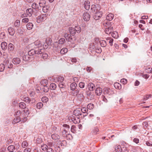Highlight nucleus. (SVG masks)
I'll return each mask as SVG.
<instances>
[{
    "label": "nucleus",
    "mask_w": 152,
    "mask_h": 152,
    "mask_svg": "<svg viewBox=\"0 0 152 152\" xmlns=\"http://www.w3.org/2000/svg\"><path fill=\"white\" fill-rule=\"evenodd\" d=\"M70 119L75 124L78 123L80 121L79 118L76 116H72Z\"/></svg>",
    "instance_id": "nucleus-6"
},
{
    "label": "nucleus",
    "mask_w": 152,
    "mask_h": 152,
    "mask_svg": "<svg viewBox=\"0 0 152 152\" xmlns=\"http://www.w3.org/2000/svg\"><path fill=\"white\" fill-rule=\"evenodd\" d=\"M113 27L110 26L106 28L105 30V31L106 34H110L113 31Z\"/></svg>",
    "instance_id": "nucleus-11"
},
{
    "label": "nucleus",
    "mask_w": 152,
    "mask_h": 152,
    "mask_svg": "<svg viewBox=\"0 0 152 152\" xmlns=\"http://www.w3.org/2000/svg\"><path fill=\"white\" fill-rule=\"evenodd\" d=\"M48 148V146L46 144H43L41 145V148L42 150L44 151H46L47 149Z\"/></svg>",
    "instance_id": "nucleus-43"
},
{
    "label": "nucleus",
    "mask_w": 152,
    "mask_h": 152,
    "mask_svg": "<svg viewBox=\"0 0 152 152\" xmlns=\"http://www.w3.org/2000/svg\"><path fill=\"white\" fill-rule=\"evenodd\" d=\"M47 16L48 14H45L38 16L37 18V22L39 23L43 21L44 20L46 19Z\"/></svg>",
    "instance_id": "nucleus-2"
},
{
    "label": "nucleus",
    "mask_w": 152,
    "mask_h": 152,
    "mask_svg": "<svg viewBox=\"0 0 152 152\" xmlns=\"http://www.w3.org/2000/svg\"><path fill=\"white\" fill-rule=\"evenodd\" d=\"M8 32L10 35L13 36L15 33V31L14 29L12 27H9L8 28Z\"/></svg>",
    "instance_id": "nucleus-16"
},
{
    "label": "nucleus",
    "mask_w": 152,
    "mask_h": 152,
    "mask_svg": "<svg viewBox=\"0 0 152 152\" xmlns=\"http://www.w3.org/2000/svg\"><path fill=\"white\" fill-rule=\"evenodd\" d=\"M54 150L56 152H60L61 151V149L59 147V146H58L57 145L56 147H55Z\"/></svg>",
    "instance_id": "nucleus-57"
},
{
    "label": "nucleus",
    "mask_w": 152,
    "mask_h": 152,
    "mask_svg": "<svg viewBox=\"0 0 152 152\" xmlns=\"http://www.w3.org/2000/svg\"><path fill=\"white\" fill-rule=\"evenodd\" d=\"M32 8L35 11L36 10V9L38 7V5L35 3H33L32 5Z\"/></svg>",
    "instance_id": "nucleus-45"
},
{
    "label": "nucleus",
    "mask_w": 152,
    "mask_h": 152,
    "mask_svg": "<svg viewBox=\"0 0 152 152\" xmlns=\"http://www.w3.org/2000/svg\"><path fill=\"white\" fill-rule=\"evenodd\" d=\"M16 146H15L13 145H10L8 147L7 150L10 152H15L14 151L15 149H18L19 147L18 144L16 145Z\"/></svg>",
    "instance_id": "nucleus-4"
},
{
    "label": "nucleus",
    "mask_w": 152,
    "mask_h": 152,
    "mask_svg": "<svg viewBox=\"0 0 152 152\" xmlns=\"http://www.w3.org/2000/svg\"><path fill=\"white\" fill-rule=\"evenodd\" d=\"M34 10L32 8H28L26 10V12L27 13V14L29 17H31L33 14L34 12Z\"/></svg>",
    "instance_id": "nucleus-10"
},
{
    "label": "nucleus",
    "mask_w": 152,
    "mask_h": 152,
    "mask_svg": "<svg viewBox=\"0 0 152 152\" xmlns=\"http://www.w3.org/2000/svg\"><path fill=\"white\" fill-rule=\"evenodd\" d=\"M59 86L60 88H64L65 86V85L62 82H60L59 84Z\"/></svg>",
    "instance_id": "nucleus-60"
},
{
    "label": "nucleus",
    "mask_w": 152,
    "mask_h": 152,
    "mask_svg": "<svg viewBox=\"0 0 152 152\" xmlns=\"http://www.w3.org/2000/svg\"><path fill=\"white\" fill-rule=\"evenodd\" d=\"M41 100L43 102L46 103L48 101V98L46 96H44L42 98Z\"/></svg>",
    "instance_id": "nucleus-49"
},
{
    "label": "nucleus",
    "mask_w": 152,
    "mask_h": 152,
    "mask_svg": "<svg viewBox=\"0 0 152 152\" xmlns=\"http://www.w3.org/2000/svg\"><path fill=\"white\" fill-rule=\"evenodd\" d=\"M111 35L112 37L114 38H116L118 37V33L117 32H113L112 33Z\"/></svg>",
    "instance_id": "nucleus-52"
},
{
    "label": "nucleus",
    "mask_w": 152,
    "mask_h": 152,
    "mask_svg": "<svg viewBox=\"0 0 152 152\" xmlns=\"http://www.w3.org/2000/svg\"><path fill=\"white\" fill-rule=\"evenodd\" d=\"M79 89V90L78 89H76L73 91L72 92V94L73 96H77L80 93V89Z\"/></svg>",
    "instance_id": "nucleus-23"
},
{
    "label": "nucleus",
    "mask_w": 152,
    "mask_h": 152,
    "mask_svg": "<svg viewBox=\"0 0 152 152\" xmlns=\"http://www.w3.org/2000/svg\"><path fill=\"white\" fill-rule=\"evenodd\" d=\"M44 51L42 53H41L40 54H42L41 57L42 58L44 59H46L48 58V55L47 54L45 53H44Z\"/></svg>",
    "instance_id": "nucleus-41"
},
{
    "label": "nucleus",
    "mask_w": 152,
    "mask_h": 152,
    "mask_svg": "<svg viewBox=\"0 0 152 152\" xmlns=\"http://www.w3.org/2000/svg\"><path fill=\"white\" fill-rule=\"evenodd\" d=\"M64 80V78L61 76H59L58 78V81L61 82L63 81Z\"/></svg>",
    "instance_id": "nucleus-64"
},
{
    "label": "nucleus",
    "mask_w": 152,
    "mask_h": 152,
    "mask_svg": "<svg viewBox=\"0 0 152 152\" xmlns=\"http://www.w3.org/2000/svg\"><path fill=\"white\" fill-rule=\"evenodd\" d=\"M74 28L75 29L76 32H77V33H79L81 31V28L79 26H76Z\"/></svg>",
    "instance_id": "nucleus-48"
},
{
    "label": "nucleus",
    "mask_w": 152,
    "mask_h": 152,
    "mask_svg": "<svg viewBox=\"0 0 152 152\" xmlns=\"http://www.w3.org/2000/svg\"><path fill=\"white\" fill-rule=\"evenodd\" d=\"M94 106L93 104L92 103H90L88 104L87 106V108L90 109L91 110L93 108Z\"/></svg>",
    "instance_id": "nucleus-47"
},
{
    "label": "nucleus",
    "mask_w": 152,
    "mask_h": 152,
    "mask_svg": "<svg viewBox=\"0 0 152 152\" xmlns=\"http://www.w3.org/2000/svg\"><path fill=\"white\" fill-rule=\"evenodd\" d=\"M5 67L4 65L3 64H0V71L2 72L3 71Z\"/></svg>",
    "instance_id": "nucleus-54"
},
{
    "label": "nucleus",
    "mask_w": 152,
    "mask_h": 152,
    "mask_svg": "<svg viewBox=\"0 0 152 152\" xmlns=\"http://www.w3.org/2000/svg\"><path fill=\"white\" fill-rule=\"evenodd\" d=\"M91 10H92V12H93L94 13H95V12H97L99 11V8L98 9L96 7V5L94 4L91 5Z\"/></svg>",
    "instance_id": "nucleus-8"
},
{
    "label": "nucleus",
    "mask_w": 152,
    "mask_h": 152,
    "mask_svg": "<svg viewBox=\"0 0 152 152\" xmlns=\"http://www.w3.org/2000/svg\"><path fill=\"white\" fill-rule=\"evenodd\" d=\"M28 143L26 141H23L22 143V146L23 148H25L28 146Z\"/></svg>",
    "instance_id": "nucleus-38"
},
{
    "label": "nucleus",
    "mask_w": 152,
    "mask_h": 152,
    "mask_svg": "<svg viewBox=\"0 0 152 152\" xmlns=\"http://www.w3.org/2000/svg\"><path fill=\"white\" fill-rule=\"evenodd\" d=\"M85 86V84L82 82H80L79 83V86L80 88H83Z\"/></svg>",
    "instance_id": "nucleus-61"
},
{
    "label": "nucleus",
    "mask_w": 152,
    "mask_h": 152,
    "mask_svg": "<svg viewBox=\"0 0 152 152\" xmlns=\"http://www.w3.org/2000/svg\"><path fill=\"white\" fill-rule=\"evenodd\" d=\"M31 57L28 54L23 56V60L25 61H28L31 59Z\"/></svg>",
    "instance_id": "nucleus-20"
},
{
    "label": "nucleus",
    "mask_w": 152,
    "mask_h": 152,
    "mask_svg": "<svg viewBox=\"0 0 152 152\" xmlns=\"http://www.w3.org/2000/svg\"><path fill=\"white\" fill-rule=\"evenodd\" d=\"M77 86V84L75 83H73L70 85V88L71 90L74 91L75 89H76V87Z\"/></svg>",
    "instance_id": "nucleus-19"
},
{
    "label": "nucleus",
    "mask_w": 152,
    "mask_h": 152,
    "mask_svg": "<svg viewBox=\"0 0 152 152\" xmlns=\"http://www.w3.org/2000/svg\"><path fill=\"white\" fill-rule=\"evenodd\" d=\"M100 44L101 46L103 47H104L107 45L106 42L104 40H102L100 41Z\"/></svg>",
    "instance_id": "nucleus-37"
},
{
    "label": "nucleus",
    "mask_w": 152,
    "mask_h": 152,
    "mask_svg": "<svg viewBox=\"0 0 152 152\" xmlns=\"http://www.w3.org/2000/svg\"><path fill=\"white\" fill-rule=\"evenodd\" d=\"M20 60L19 58H15L12 59V62L15 64H20Z\"/></svg>",
    "instance_id": "nucleus-12"
},
{
    "label": "nucleus",
    "mask_w": 152,
    "mask_h": 152,
    "mask_svg": "<svg viewBox=\"0 0 152 152\" xmlns=\"http://www.w3.org/2000/svg\"><path fill=\"white\" fill-rule=\"evenodd\" d=\"M13 45L11 43H10L8 46V48L9 50L10 51L12 50H13L14 48Z\"/></svg>",
    "instance_id": "nucleus-44"
},
{
    "label": "nucleus",
    "mask_w": 152,
    "mask_h": 152,
    "mask_svg": "<svg viewBox=\"0 0 152 152\" xmlns=\"http://www.w3.org/2000/svg\"><path fill=\"white\" fill-rule=\"evenodd\" d=\"M107 20H105L103 23V24L104 26L107 27H108L111 26V25H110V21H107Z\"/></svg>",
    "instance_id": "nucleus-26"
},
{
    "label": "nucleus",
    "mask_w": 152,
    "mask_h": 152,
    "mask_svg": "<svg viewBox=\"0 0 152 152\" xmlns=\"http://www.w3.org/2000/svg\"><path fill=\"white\" fill-rule=\"evenodd\" d=\"M46 151L47 152H54V150L52 148L48 147Z\"/></svg>",
    "instance_id": "nucleus-59"
},
{
    "label": "nucleus",
    "mask_w": 152,
    "mask_h": 152,
    "mask_svg": "<svg viewBox=\"0 0 152 152\" xmlns=\"http://www.w3.org/2000/svg\"><path fill=\"white\" fill-rule=\"evenodd\" d=\"M71 131L73 133H75L76 132V127L74 125L72 126L71 128Z\"/></svg>",
    "instance_id": "nucleus-50"
},
{
    "label": "nucleus",
    "mask_w": 152,
    "mask_h": 152,
    "mask_svg": "<svg viewBox=\"0 0 152 152\" xmlns=\"http://www.w3.org/2000/svg\"><path fill=\"white\" fill-rule=\"evenodd\" d=\"M89 90L90 91H93L95 88L94 85L92 83H90L88 85Z\"/></svg>",
    "instance_id": "nucleus-18"
},
{
    "label": "nucleus",
    "mask_w": 152,
    "mask_h": 152,
    "mask_svg": "<svg viewBox=\"0 0 152 152\" xmlns=\"http://www.w3.org/2000/svg\"><path fill=\"white\" fill-rule=\"evenodd\" d=\"M29 21V19L27 18H23L22 20V22L23 23H26L28 22Z\"/></svg>",
    "instance_id": "nucleus-63"
},
{
    "label": "nucleus",
    "mask_w": 152,
    "mask_h": 152,
    "mask_svg": "<svg viewBox=\"0 0 152 152\" xmlns=\"http://www.w3.org/2000/svg\"><path fill=\"white\" fill-rule=\"evenodd\" d=\"M113 17V15L111 13H110L106 16V19L107 20L110 21L112 20Z\"/></svg>",
    "instance_id": "nucleus-14"
},
{
    "label": "nucleus",
    "mask_w": 152,
    "mask_h": 152,
    "mask_svg": "<svg viewBox=\"0 0 152 152\" xmlns=\"http://www.w3.org/2000/svg\"><path fill=\"white\" fill-rule=\"evenodd\" d=\"M143 126L144 129H146L148 126V124L147 122L145 121L143 123Z\"/></svg>",
    "instance_id": "nucleus-55"
},
{
    "label": "nucleus",
    "mask_w": 152,
    "mask_h": 152,
    "mask_svg": "<svg viewBox=\"0 0 152 152\" xmlns=\"http://www.w3.org/2000/svg\"><path fill=\"white\" fill-rule=\"evenodd\" d=\"M83 94V91H81L80 92V93L77 96L78 99L80 101H82L84 98Z\"/></svg>",
    "instance_id": "nucleus-13"
},
{
    "label": "nucleus",
    "mask_w": 152,
    "mask_h": 152,
    "mask_svg": "<svg viewBox=\"0 0 152 152\" xmlns=\"http://www.w3.org/2000/svg\"><path fill=\"white\" fill-rule=\"evenodd\" d=\"M65 42V40L64 38H62L60 39L58 41V43L59 44H62Z\"/></svg>",
    "instance_id": "nucleus-56"
},
{
    "label": "nucleus",
    "mask_w": 152,
    "mask_h": 152,
    "mask_svg": "<svg viewBox=\"0 0 152 152\" xmlns=\"http://www.w3.org/2000/svg\"><path fill=\"white\" fill-rule=\"evenodd\" d=\"M62 134L63 136L64 137H67V135L70 136H71V135L70 134H68L67 131L64 129L62 131Z\"/></svg>",
    "instance_id": "nucleus-24"
},
{
    "label": "nucleus",
    "mask_w": 152,
    "mask_h": 152,
    "mask_svg": "<svg viewBox=\"0 0 152 152\" xmlns=\"http://www.w3.org/2000/svg\"><path fill=\"white\" fill-rule=\"evenodd\" d=\"M102 91V89L100 87L97 88L95 90V93L96 95L98 96L100 95L101 94Z\"/></svg>",
    "instance_id": "nucleus-17"
},
{
    "label": "nucleus",
    "mask_w": 152,
    "mask_h": 152,
    "mask_svg": "<svg viewBox=\"0 0 152 152\" xmlns=\"http://www.w3.org/2000/svg\"><path fill=\"white\" fill-rule=\"evenodd\" d=\"M43 106V104L41 102L37 103V107L38 109L41 108Z\"/></svg>",
    "instance_id": "nucleus-46"
},
{
    "label": "nucleus",
    "mask_w": 152,
    "mask_h": 152,
    "mask_svg": "<svg viewBox=\"0 0 152 152\" xmlns=\"http://www.w3.org/2000/svg\"><path fill=\"white\" fill-rule=\"evenodd\" d=\"M7 44L5 42H2L1 44V47L3 50H5L7 48Z\"/></svg>",
    "instance_id": "nucleus-22"
},
{
    "label": "nucleus",
    "mask_w": 152,
    "mask_h": 152,
    "mask_svg": "<svg viewBox=\"0 0 152 152\" xmlns=\"http://www.w3.org/2000/svg\"><path fill=\"white\" fill-rule=\"evenodd\" d=\"M73 113V114L75 116H78L79 115H81L80 111L79 109L75 110Z\"/></svg>",
    "instance_id": "nucleus-35"
},
{
    "label": "nucleus",
    "mask_w": 152,
    "mask_h": 152,
    "mask_svg": "<svg viewBox=\"0 0 152 152\" xmlns=\"http://www.w3.org/2000/svg\"><path fill=\"white\" fill-rule=\"evenodd\" d=\"M51 39L50 38H48L45 40L46 44L48 45H50L51 44Z\"/></svg>",
    "instance_id": "nucleus-51"
},
{
    "label": "nucleus",
    "mask_w": 152,
    "mask_h": 152,
    "mask_svg": "<svg viewBox=\"0 0 152 152\" xmlns=\"http://www.w3.org/2000/svg\"><path fill=\"white\" fill-rule=\"evenodd\" d=\"M103 92L105 94H108L109 95H111L114 94L113 90L110 89V88L106 87L103 90Z\"/></svg>",
    "instance_id": "nucleus-3"
},
{
    "label": "nucleus",
    "mask_w": 152,
    "mask_h": 152,
    "mask_svg": "<svg viewBox=\"0 0 152 152\" xmlns=\"http://www.w3.org/2000/svg\"><path fill=\"white\" fill-rule=\"evenodd\" d=\"M20 121V118L19 117H16L15 118L13 121V124L18 123Z\"/></svg>",
    "instance_id": "nucleus-36"
},
{
    "label": "nucleus",
    "mask_w": 152,
    "mask_h": 152,
    "mask_svg": "<svg viewBox=\"0 0 152 152\" xmlns=\"http://www.w3.org/2000/svg\"><path fill=\"white\" fill-rule=\"evenodd\" d=\"M84 7L87 10H88L90 7V2L88 1H86L84 4Z\"/></svg>",
    "instance_id": "nucleus-9"
},
{
    "label": "nucleus",
    "mask_w": 152,
    "mask_h": 152,
    "mask_svg": "<svg viewBox=\"0 0 152 152\" xmlns=\"http://www.w3.org/2000/svg\"><path fill=\"white\" fill-rule=\"evenodd\" d=\"M43 7V11L45 13L47 12L48 10V7L47 6H44Z\"/></svg>",
    "instance_id": "nucleus-53"
},
{
    "label": "nucleus",
    "mask_w": 152,
    "mask_h": 152,
    "mask_svg": "<svg viewBox=\"0 0 152 152\" xmlns=\"http://www.w3.org/2000/svg\"><path fill=\"white\" fill-rule=\"evenodd\" d=\"M115 88L117 89H120L121 88V84L118 83H114V84Z\"/></svg>",
    "instance_id": "nucleus-30"
},
{
    "label": "nucleus",
    "mask_w": 152,
    "mask_h": 152,
    "mask_svg": "<svg viewBox=\"0 0 152 152\" xmlns=\"http://www.w3.org/2000/svg\"><path fill=\"white\" fill-rule=\"evenodd\" d=\"M19 107L20 108L25 109L26 107V105L25 103L23 102H20L19 104Z\"/></svg>",
    "instance_id": "nucleus-31"
},
{
    "label": "nucleus",
    "mask_w": 152,
    "mask_h": 152,
    "mask_svg": "<svg viewBox=\"0 0 152 152\" xmlns=\"http://www.w3.org/2000/svg\"><path fill=\"white\" fill-rule=\"evenodd\" d=\"M23 100L26 102H28V103H30L31 102V100H30L29 98L27 96L24 98Z\"/></svg>",
    "instance_id": "nucleus-42"
},
{
    "label": "nucleus",
    "mask_w": 152,
    "mask_h": 152,
    "mask_svg": "<svg viewBox=\"0 0 152 152\" xmlns=\"http://www.w3.org/2000/svg\"><path fill=\"white\" fill-rule=\"evenodd\" d=\"M115 150L116 152H121L122 149L121 146L118 145H115Z\"/></svg>",
    "instance_id": "nucleus-25"
},
{
    "label": "nucleus",
    "mask_w": 152,
    "mask_h": 152,
    "mask_svg": "<svg viewBox=\"0 0 152 152\" xmlns=\"http://www.w3.org/2000/svg\"><path fill=\"white\" fill-rule=\"evenodd\" d=\"M65 37L66 39L67 40H68V41H69L70 39H72V38L71 37V34H68L67 33H66L65 34Z\"/></svg>",
    "instance_id": "nucleus-33"
},
{
    "label": "nucleus",
    "mask_w": 152,
    "mask_h": 152,
    "mask_svg": "<svg viewBox=\"0 0 152 152\" xmlns=\"http://www.w3.org/2000/svg\"><path fill=\"white\" fill-rule=\"evenodd\" d=\"M49 90L48 86L47 85H45L43 86V87L42 88V90L45 92H48Z\"/></svg>",
    "instance_id": "nucleus-32"
},
{
    "label": "nucleus",
    "mask_w": 152,
    "mask_h": 152,
    "mask_svg": "<svg viewBox=\"0 0 152 152\" xmlns=\"http://www.w3.org/2000/svg\"><path fill=\"white\" fill-rule=\"evenodd\" d=\"M51 137L53 140H58L60 138V136L56 134H52Z\"/></svg>",
    "instance_id": "nucleus-15"
},
{
    "label": "nucleus",
    "mask_w": 152,
    "mask_h": 152,
    "mask_svg": "<svg viewBox=\"0 0 152 152\" xmlns=\"http://www.w3.org/2000/svg\"><path fill=\"white\" fill-rule=\"evenodd\" d=\"M121 82L123 83V84H125L126 83L127 80L123 78L121 80Z\"/></svg>",
    "instance_id": "nucleus-62"
},
{
    "label": "nucleus",
    "mask_w": 152,
    "mask_h": 152,
    "mask_svg": "<svg viewBox=\"0 0 152 152\" xmlns=\"http://www.w3.org/2000/svg\"><path fill=\"white\" fill-rule=\"evenodd\" d=\"M56 87V84L54 83H51L50 86V88L52 90H55Z\"/></svg>",
    "instance_id": "nucleus-40"
},
{
    "label": "nucleus",
    "mask_w": 152,
    "mask_h": 152,
    "mask_svg": "<svg viewBox=\"0 0 152 152\" xmlns=\"http://www.w3.org/2000/svg\"><path fill=\"white\" fill-rule=\"evenodd\" d=\"M15 27H18L20 26V21L18 20H16L14 23Z\"/></svg>",
    "instance_id": "nucleus-39"
},
{
    "label": "nucleus",
    "mask_w": 152,
    "mask_h": 152,
    "mask_svg": "<svg viewBox=\"0 0 152 152\" xmlns=\"http://www.w3.org/2000/svg\"><path fill=\"white\" fill-rule=\"evenodd\" d=\"M33 27V24L31 23H28L26 25V27L27 28L28 30H30Z\"/></svg>",
    "instance_id": "nucleus-28"
},
{
    "label": "nucleus",
    "mask_w": 152,
    "mask_h": 152,
    "mask_svg": "<svg viewBox=\"0 0 152 152\" xmlns=\"http://www.w3.org/2000/svg\"><path fill=\"white\" fill-rule=\"evenodd\" d=\"M94 16V18L96 20H99L102 16V12L98 11L97 12H95Z\"/></svg>",
    "instance_id": "nucleus-5"
},
{
    "label": "nucleus",
    "mask_w": 152,
    "mask_h": 152,
    "mask_svg": "<svg viewBox=\"0 0 152 152\" xmlns=\"http://www.w3.org/2000/svg\"><path fill=\"white\" fill-rule=\"evenodd\" d=\"M40 83L44 86L45 85H48V80L45 79H43L40 82Z\"/></svg>",
    "instance_id": "nucleus-27"
},
{
    "label": "nucleus",
    "mask_w": 152,
    "mask_h": 152,
    "mask_svg": "<svg viewBox=\"0 0 152 152\" xmlns=\"http://www.w3.org/2000/svg\"><path fill=\"white\" fill-rule=\"evenodd\" d=\"M83 17L85 21H88L90 19V16L89 13L86 12L83 14Z\"/></svg>",
    "instance_id": "nucleus-7"
},
{
    "label": "nucleus",
    "mask_w": 152,
    "mask_h": 152,
    "mask_svg": "<svg viewBox=\"0 0 152 152\" xmlns=\"http://www.w3.org/2000/svg\"><path fill=\"white\" fill-rule=\"evenodd\" d=\"M44 50V49L41 48L39 49L38 50L31 49L28 52V54L30 56H33L35 54H39L42 53Z\"/></svg>",
    "instance_id": "nucleus-1"
},
{
    "label": "nucleus",
    "mask_w": 152,
    "mask_h": 152,
    "mask_svg": "<svg viewBox=\"0 0 152 152\" xmlns=\"http://www.w3.org/2000/svg\"><path fill=\"white\" fill-rule=\"evenodd\" d=\"M45 4L46 1L45 0H40L39 3V5L40 7L44 6Z\"/></svg>",
    "instance_id": "nucleus-29"
},
{
    "label": "nucleus",
    "mask_w": 152,
    "mask_h": 152,
    "mask_svg": "<svg viewBox=\"0 0 152 152\" xmlns=\"http://www.w3.org/2000/svg\"><path fill=\"white\" fill-rule=\"evenodd\" d=\"M68 51V49L66 48H64L61 50L60 53L61 54H64Z\"/></svg>",
    "instance_id": "nucleus-34"
},
{
    "label": "nucleus",
    "mask_w": 152,
    "mask_h": 152,
    "mask_svg": "<svg viewBox=\"0 0 152 152\" xmlns=\"http://www.w3.org/2000/svg\"><path fill=\"white\" fill-rule=\"evenodd\" d=\"M22 112L20 111H18L15 114V116L16 117H19V116L21 114Z\"/></svg>",
    "instance_id": "nucleus-58"
},
{
    "label": "nucleus",
    "mask_w": 152,
    "mask_h": 152,
    "mask_svg": "<svg viewBox=\"0 0 152 152\" xmlns=\"http://www.w3.org/2000/svg\"><path fill=\"white\" fill-rule=\"evenodd\" d=\"M69 30L70 34L72 36L74 35L76 33L74 28L72 27L69 28Z\"/></svg>",
    "instance_id": "nucleus-21"
}]
</instances>
